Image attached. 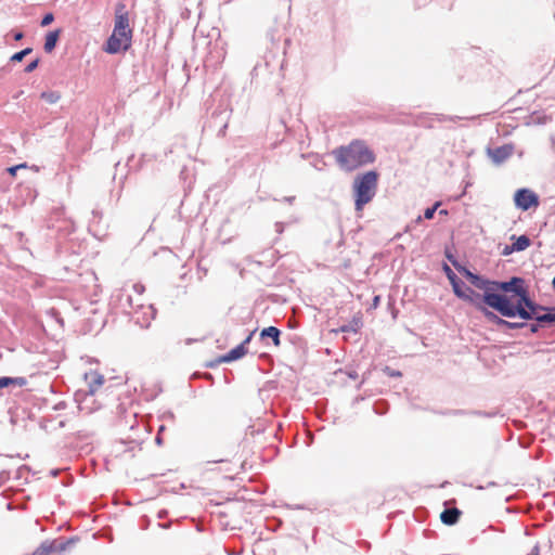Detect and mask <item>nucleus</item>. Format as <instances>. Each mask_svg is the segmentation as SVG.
I'll return each instance as SVG.
<instances>
[{
    "mask_svg": "<svg viewBox=\"0 0 555 555\" xmlns=\"http://www.w3.org/2000/svg\"><path fill=\"white\" fill-rule=\"evenodd\" d=\"M511 240L513 241V248H515L516 251H522L531 245V240L526 234L519 236L512 235Z\"/></svg>",
    "mask_w": 555,
    "mask_h": 555,
    "instance_id": "24",
    "label": "nucleus"
},
{
    "mask_svg": "<svg viewBox=\"0 0 555 555\" xmlns=\"http://www.w3.org/2000/svg\"><path fill=\"white\" fill-rule=\"evenodd\" d=\"M11 459H12V456H0V460H1L2 462H4V461H9V460H11Z\"/></svg>",
    "mask_w": 555,
    "mask_h": 555,
    "instance_id": "57",
    "label": "nucleus"
},
{
    "mask_svg": "<svg viewBox=\"0 0 555 555\" xmlns=\"http://www.w3.org/2000/svg\"><path fill=\"white\" fill-rule=\"evenodd\" d=\"M119 300H120V305L124 309L126 308V306H128L129 308L133 307L132 298L129 294H121Z\"/></svg>",
    "mask_w": 555,
    "mask_h": 555,
    "instance_id": "36",
    "label": "nucleus"
},
{
    "mask_svg": "<svg viewBox=\"0 0 555 555\" xmlns=\"http://www.w3.org/2000/svg\"><path fill=\"white\" fill-rule=\"evenodd\" d=\"M76 540L70 539H54L43 541L31 555H60L61 552L65 551L68 545L74 544Z\"/></svg>",
    "mask_w": 555,
    "mask_h": 555,
    "instance_id": "7",
    "label": "nucleus"
},
{
    "mask_svg": "<svg viewBox=\"0 0 555 555\" xmlns=\"http://www.w3.org/2000/svg\"><path fill=\"white\" fill-rule=\"evenodd\" d=\"M47 227L52 230L57 238H66L75 232V222L66 216L65 207L54 208L48 220Z\"/></svg>",
    "mask_w": 555,
    "mask_h": 555,
    "instance_id": "4",
    "label": "nucleus"
},
{
    "mask_svg": "<svg viewBox=\"0 0 555 555\" xmlns=\"http://www.w3.org/2000/svg\"><path fill=\"white\" fill-rule=\"evenodd\" d=\"M39 62H40L39 59H35L34 61H31L30 63H28L26 65V67L24 68V72L27 74L34 72L38 67Z\"/></svg>",
    "mask_w": 555,
    "mask_h": 555,
    "instance_id": "40",
    "label": "nucleus"
},
{
    "mask_svg": "<svg viewBox=\"0 0 555 555\" xmlns=\"http://www.w3.org/2000/svg\"><path fill=\"white\" fill-rule=\"evenodd\" d=\"M448 214H449V212H448V210H447V209H441V210H439V215H441V216H447Z\"/></svg>",
    "mask_w": 555,
    "mask_h": 555,
    "instance_id": "56",
    "label": "nucleus"
},
{
    "mask_svg": "<svg viewBox=\"0 0 555 555\" xmlns=\"http://www.w3.org/2000/svg\"><path fill=\"white\" fill-rule=\"evenodd\" d=\"M524 287H526V281L524 278L512 276L507 281L494 280L493 288L491 291L503 295L512 294L511 297H515Z\"/></svg>",
    "mask_w": 555,
    "mask_h": 555,
    "instance_id": "8",
    "label": "nucleus"
},
{
    "mask_svg": "<svg viewBox=\"0 0 555 555\" xmlns=\"http://www.w3.org/2000/svg\"><path fill=\"white\" fill-rule=\"evenodd\" d=\"M22 168H26V164H20V165H16V166H12V167H9L7 169V171L11 175V176H15L16 171L22 169Z\"/></svg>",
    "mask_w": 555,
    "mask_h": 555,
    "instance_id": "43",
    "label": "nucleus"
},
{
    "mask_svg": "<svg viewBox=\"0 0 555 555\" xmlns=\"http://www.w3.org/2000/svg\"><path fill=\"white\" fill-rule=\"evenodd\" d=\"M46 314L47 317L54 321L55 323H57L60 325V327H63L64 326V320L60 313L59 310H56L55 308H50L46 311Z\"/></svg>",
    "mask_w": 555,
    "mask_h": 555,
    "instance_id": "28",
    "label": "nucleus"
},
{
    "mask_svg": "<svg viewBox=\"0 0 555 555\" xmlns=\"http://www.w3.org/2000/svg\"><path fill=\"white\" fill-rule=\"evenodd\" d=\"M532 321L541 324L542 327L546 324L555 323V306H546Z\"/></svg>",
    "mask_w": 555,
    "mask_h": 555,
    "instance_id": "17",
    "label": "nucleus"
},
{
    "mask_svg": "<svg viewBox=\"0 0 555 555\" xmlns=\"http://www.w3.org/2000/svg\"><path fill=\"white\" fill-rule=\"evenodd\" d=\"M442 269L452 286L454 295L456 297L462 296L463 289L466 286V284L454 273V271L447 263H443Z\"/></svg>",
    "mask_w": 555,
    "mask_h": 555,
    "instance_id": "13",
    "label": "nucleus"
},
{
    "mask_svg": "<svg viewBox=\"0 0 555 555\" xmlns=\"http://www.w3.org/2000/svg\"><path fill=\"white\" fill-rule=\"evenodd\" d=\"M282 332L276 326H268L260 331L259 337L261 340L270 338L275 347L281 346Z\"/></svg>",
    "mask_w": 555,
    "mask_h": 555,
    "instance_id": "19",
    "label": "nucleus"
},
{
    "mask_svg": "<svg viewBox=\"0 0 555 555\" xmlns=\"http://www.w3.org/2000/svg\"><path fill=\"white\" fill-rule=\"evenodd\" d=\"M348 376L352 379H357L358 378V372L357 371H350L348 372Z\"/></svg>",
    "mask_w": 555,
    "mask_h": 555,
    "instance_id": "52",
    "label": "nucleus"
},
{
    "mask_svg": "<svg viewBox=\"0 0 555 555\" xmlns=\"http://www.w3.org/2000/svg\"><path fill=\"white\" fill-rule=\"evenodd\" d=\"M513 152L514 146L512 144H504L495 149H488L489 157L496 165L504 163L508 157L512 156Z\"/></svg>",
    "mask_w": 555,
    "mask_h": 555,
    "instance_id": "12",
    "label": "nucleus"
},
{
    "mask_svg": "<svg viewBox=\"0 0 555 555\" xmlns=\"http://www.w3.org/2000/svg\"><path fill=\"white\" fill-rule=\"evenodd\" d=\"M144 289H145V288H144V286H143L142 284H139V283L133 284V291H134L137 294H139V295L143 294Z\"/></svg>",
    "mask_w": 555,
    "mask_h": 555,
    "instance_id": "48",
    "label": "nucleus"
},
{
    "mask_svg": "<svg viewBox=\"0 0 555 555\" xmlns=\"http://www.w3.org/2000/svg\"><path fill=\"white\" fill-rule=\"evenodd\" d=\"M516 249L513 248V243L511 245H505L503 250H502V255L503 256H509L511 254L515 253Z\"/></svg>",
    "mask_w": 555,
    "mask_h": 555,
    "instance_id": "45",
    "label": "nucleus"
},
{
    "mask_svg": "<svg viewBox=\"0 0 555 555\" xmlns=\"http://www.w3.org/2000/svg\"><path fill=\"white\" fill-rule=\"evenodd\" d=\"M79 396H80L79 393L76 395V401L78 402V406H79L80 411H86V413H92L93 411H95L98 409V408L93 406V403H94L93 384H91V390L86 392L83 395L82 399H80Z\"/></svg>",
    "mask_w": 555,
    "mask_h": 555,
    "instance_id": "15",
    "label": "nucleus"
},
{
    "mask_svg": "<svg viewBox=\"0 0 555 555\" xmlns=\"http://www.w3.org/2000/svg\"><path fill=\"white\" fill-rule=\"evenodd\" d=\"M479 312L482 313V315L486 318L487 321L490 323L495 324L498 327H502L503 322L505 319L498 315L494 311H491L488 309V306L482 307Z\"/></svg>",
    "mask_w": 555,
    "mask_h": 555,
    "instance_id": "25",
    "label": "nucleus"
},
{
    "mask_svg": "<svg viewBox=\"0 0 555 555\" xmlns=\"http://www.w3.org/2000/svg\"><path fill=\"white\" fill-rule=\"evenodd\" d=\"M231 109L227 106L223 108H217L211 114V124L214 126H220L218 135H224L225 129L228 128V121L230 118Z\"/></svg>",
    "mask_w": 555,
    "mask_h": 555,
    "instance_id": "11",
    "label": "nucleus"
},
{
    "mask_svg": "<svg viewBox=\"0 0 555 555\" xmlns=\"http://www.w3.org/2000/svg\"><path fill=\"white\" fill-rule=\"evenodd\" d=\"M122 40L125 38H120L116 34H112L105 44V51L109 54L118 53L121 49L124 50Z\"/></svg>",
    "mask_w": 555,
    "mask_h": 555,
    "instance_id": "21",
    "label": "nucleus"
},
{
    "mask_svg": "<svg viewBox=\"0 0 555 555\" xmlns=\"http://www.w3.org/2000/svg\"><path fill=\"white\" fill-rule=\"evenodd\" d=\"M461 514L462 512L457 507L446 508L440 514L441 522L447 526H453L459 521Z\"/></svg>",
    "mask_w": 555,
    "mask_h": 555,
    "instance_id": "20",
    "label": "nucleus"
},
{
    "mask_svg": "<svg viewBox=\"0 0 555 555\" xmlns=\"http://www.w3.org/2000/svg\"><path fill=\"white\" fill-rule=\"evenodd\" d=\"M165 430V425H160L158 427V430H157V435L155 437V442L157 446H162L163 444V437H162V433Z\"/></svg>",
    "mask_w": 555,
    "mask_h": 555,
    "instance_id": "41",
    "label": "nucleus"
},
{
    "mask_svg": "<svg viewBox=\"0 0 555 555\" xmlns=\"http://www.w3.org/2000/svg\"><path fill=\"white\" fill-rule=\"evenodd\" d=\"M284 201L288 204H292L295 201V196H286Z\"/></svg>",
    "mask_w": 555,
    "mask_h": 555,
    "instance_id": "55",
    "label": "nucleus"
},
{
    "mask_svg": "<svg viewBox=\"0 0 555 555\" xmlns=\"http://www.w3.org/2000/svg\"><path fill=\"white\" fill-rule=\"evenodd\" d=\"M468 415L491 418V417L496 416L498 412L496 411L468 410Z\"/></svg>",
    "mask_w": 555,
    "mask_h": 555,
    "instance_id": "33",
    "label": "nucleus"
},
{
    "mask_svg": "<svg viewBox=\"0 0 555 555\" xmlns=\"http://www.w3.org/2000/svg\"><path fill=\"white\" fill-rule=\"evenodd\" d=\"M378 178L379 175L376 170H369L354 178L352 189L357 211L362 210L374 198L377 192Z\"/></svg>",
    "mask_w": 555,
    "mask_h": 555,
    "instance_id": "2",
    "label": "nucleus"
},
{
    "mask_svg": "<svg viewBox=\"0 0 555 555\" xmlns=\"http://www.w3.org/2000/svg\"><path fill=\"white\" fill-rule=\"evenodd\" d=\"M441 206V202H436L433 206L430 207H427L425 210H424V215H423V218L424 219H427V220H430L434 218L437 209ZM422 221V216H418V218L416 219V222H420Z\"/></svg>",
    "mask_w": 555,
    "mask_h": 555,
    "instance_id": "27",
    "label": "nucleus"
},
{
    "mask_svg": "<svg viewBox=\"0 0 555 555\" xmlns=\"http://www.w3.org/2000/svg\"><path fill=\"white\" fill-rule=\"evenodd\" d=\"M383 371L389 377H400L402 375L400 371L393 370L390 366H385Z\"/></svg>",
    "mask_w": 555,
    "mask_h": 555,
    "instance_id": "39",
    "label": "nucleus"
},
{
    "mask_svg": "<svg viewBox=\"0 0 555 555\" xmlns=\"http://www.w3.org/2000/svg\"><path fill=\"white\" fill-rule=\"evenodd\" d=\"M444 256L459 272H461L465 268L459 262L457 258L449 248H446Z\"/></svg>",
    "mask_w": 555,
    "mask_h": 555,
    "instance_id": "30",
    "label": "nucleus"
},
{
    "mask_svg": "<svg viewBox=\"0 0 555 555\" xmlns=\"http://www.w3.org/2000/svg\"><path fill=\"white\" fill-rule=\"evenodd\" d=\"M246 353H247V348L244 347V344H240L235 348H233L229 352H227L225 354H222L218 359V362L230 363V362H233V361H236V360L243 358Z\"/></svg>",
    "mask_w": 555,
    "mask_h": 555,
    "instance_id": "16",
    "label": "nucleus"
},
{
    "mask_svg": "<svg viewBox=\"0 0 555 555\" xmlns=\"http://www.w3.org/2000/svg\"><path fill=\"white\" fill-rule=\"evenodd\" d=\"M256 330L251 331L247 337L241 343V344H244V347H246V345H248L255 334Z\"/></svg>",
    "mask_w": 555,
    "mask_h": 555,
    "instance_id": "49",
    "label": "nucleus"
},
{
    "mask_svg": "<svg viewBox=\"0 0 555 555\" xmlns=\"http://www.w3.org/2000/svg\"><path fill=\"white\" fill-rule=\"evenodd\" d=\"M51 474H52L53 476H56V475H57V470H56V469H53V470H51Z\"/></svg>",
    "mask_w": 555,
    "mask_h": 555,
    "instance_id": "59",
    "label": "nucleus"
},
{
    "mask_svg": "<svg viewBox=\"0 0 555 555\" xmlns=\"http://www.w3.org/2000/svg\"><path fill=\"white\" fill-rule=\"evenodd\" d=\"M168 416H169L170 418H173V413L169 412V413H168Z\"/></svg>",
    "mask_w": 555,
    "mask_h": 555,
    "instance_id": "60",
    "label": "nucleus"
},
{
    "mask_svg": "<svg viewBox=\"0 0 555 555\" xmlns=\"http://www.w3.org/2000/svg\"><path fill=\"white\" fill-rule=\"evenodd\" d=\"M537 122L538 124H545L546 122V117H543L542 119L539 118V120Z\"/></svg>",
    "mask_w": 555,
    "mask_h": 555,
    "instance_id": "58",
    "label": "nucleus"
},
{
    "mask_svg": "<svg viewBox=\"0 0 555 555\" xmlns=\"http://www.w3.org/2000/svg\"><path fill=\"white\" fill-rule=\"evenodd\" d=\"M437 119L439 121H456L460 119H463V117L456 116V115H437Z\"/></svg>",
    "mask_w": 555,
    "mask_h": 555,
    "instance_id": "37",
    "label": "nucleus"
},
{
    "mask_svg": "<svg viewBox=\"0 0 555 555\" xmlns=\"http://www.w3.org/2000/svg\"><path fill=\"white\" fill-rule=\"evenodd\" d=\"M333 155L343 171L351 172L375 162L374 152L362 140H353L333 151Z\"/></svg>",
    "mask_w": 555,
    "mask_h": 555,
    "instance_id": "1",
    "label": "nucleus"
},
{
    "mask_svg": "<svg viewBox=\"0 0 555 555\" xmlns=\"http://www.w3.org/2000/svg\"><path fill=\"white\" fill-rule=\"evenodd\" d=\"M12 35H13V39L16 40V41H20L24 38V33L21 31V30H13L12 31Z\"/></svg>",
    "mask_w": 555,
    "mask_h": 555,
    "instance_id": "46",
    "label": "nucleus"
},
{
    "mask_svg": "<svg viewBox=\"0 0 555 555\" xmlns=\"http://www.w3.org/2000/svg\"><path fill=\"white\" fill-rule=\"evenodd\" d=\"M104 383V376L100 374H93L92 379L89 383V390H91V384H93L94 392Z\"/></svg>",
    "mask_w": 555,
    "mask_h": 555,
    "instance_id": "34",
    "label": "nucleus"
},
{
    "mask_svg": "<svg viewBox=\"0 0 555 555\" xmlns=\"http://www.w3.org/2000/svg\"><path fill=\"white\" fill-rule=\"evenodd\" d=\"M494 296H500V293H493L491 289L483 291V294H479L475 292L469 286H465L463 289V295L457 296V298L463 299L470 305H473L478 311L485 307L488 306L489 308L493 309L499 313V307L493 304L492 299Z\"/></svg>",
    "mask_w": 555,
    "mask_h": 555,
    "instance_id": "5",
    "label": "nucleus"
},
{
    "mask_svg": "<svg viewBox=\"0 0 555 555\" xmlns=\"http://www.w3.org/2000/svg\"><path fill=\"white\" fill-rule=\"evenodd\" d=\"M27 385L26 377H11V376H1L0 377V389L8 387H24Z\"/></svg>",
    "mask_w": 555,
    "mask_h": 555,
    "instance_id": "23",
    "label": "nucleus"
},
{
    "mask_svg": "<svg viewBox=\"0 0 555 555\" xmlns=\"http://www.w3.org/2000/svg\"><path fill=\"white\" fill-rule=\"evenodd\" d=\"M516 301L512 300V297L508 295L500 294V296H494L492 301L494 305L499 307V314L503 318L514 319L517 318L518 314L515 311L516 309H526L527 306L532 302V298L530 296L528 287H524L516 296Z\"/></svg>",
    "mask_w": 555,
    "mask_h": 555,
    "instance_id": "3",
    "label": "nucleus"
},
{
    "mask_svg": "<svg viewBox=\"0 0 555 555\" xmlns=\"http://www.w3.org/2000/svg\"><path fill=\"white\" fill-rule=\"evenodd\" d=\"M10 478V472L2 469L0 472V486H2Z\"/></svg>",
    "mask_w": 555,
    "mask_h": 555,
    "instance_id": "44",
    "label": "nucleus"
},
{
    "mask_svg": "<svg viewBox=\"0 0 555 555\" xmlns=\"http://www.w3.org/2000/svg\"><path fill=\"white\" fill-rule=\"evenodd\" d=\"M526 327L529 328L531 334H537L542 326H541V324H539L537 322L535 323H528L527 322V326Z\"/></svg>",
    "mask_w": 555,
    "mask_h": 555,
    "instance_id": "42",
    "label": "nucleus"
},
{
    "mask_svg": "<svg viewBox=\"0 0 555 555\" xmlns=\"http://www.w3.org/2000/svg\"><path fill=\"white\" fill-rule=\"evenodd\" d=\"M440 415H448V416H465L468 415V410L465 409H449L437 412Z\"/></svg>",
    "mask_w": 555,
    "mask_h": 555,
    "instance_id": "31",
    "label": "nucleus"
},
{
    "mask_svg": "<svg viewBox=\"0 0 555 555\" xmlns=\"http://www.w3.org/2000/svg\"><path fill=\"white\" fill-rule=\"evenodd\" d=\"M528 555H540V547H539V545H538V544H535V545L531 548V551H530V553H529Z\"/></svg>",
    "mask_w": 555,
    "mask_h": 555,
    "instance_id": "50",
    "label": "nucleus"
},
{
    "mask_svg": "<svg viewBox=\"0 0 555 555\" xmlns=\"http://www.w3.org/2000/svg\"><path fill=\"white\" fill-rule=\"evenodd\" d=\"M379 300H380V297H379V296H375V297L373 298V306H374V307H377V306H378V304H379Z\"/></svg>",
    "mask_w": 555,
    "mask_h": 555,
    "instance_id": "54",
    "label": "nucleus"
},
{
    "mask_svg": "<svg viewBox=\"0 0 555 555\" xmlns=\"http://www.w3.org/2000/svg\"><path fill=\"white\" fill-rule=\"evenodd\" d=\"M139 308L144 310L143 317L141 319L138 315L139 311H135L134 317H133L134 323L138 324L142 328H146L150 326L151 320L154 319L155 311L153 309V306H147L146 308H144L143 306H139Z\"/></svg>",
    "mask_w": 555,
    "mask_h": 555,
    "instance_id": "18",
    "label": "nucleus"
},
{
    "mask_svg": "<svg viewBox=\"0 0 555 555\" xmlns=\"http://www.w3.org/2000/svg\"><path fill=\"white\" fill-rule=\"evenodd\" d=\"M53 21H54V15H53V13L49 12V13H46L43 15V17L41 18L40 25L42 27H46V26L50 25Z\"/></svg>",
    "mask_w": 555,
    "mask_h": 555,
    "instance_id": "38",
    "label": "nucleus"
},
{
    "mask_svg": "<svg viewBox=\"0 0 555 555\" xmlns=\"http://www.w3.org/2000/svg\"><path fill=\"white\" fill-rule=\"evenodd\" d=\"M24 472H29V467L27 465H22L17 468L16 478H21L23 476Z\"/></svg>",
    "mask_w": 555,
    "mask_h": 555,
    "instance_id": "47",
    "label": "nucleus"
},
{
    "mask_svg": "<svg viewBox=\"0 0 555 555\" xmlns=\"http://www.w3.org/2000/svg\"><path fill=\"white\" fill-rule=\"evenodd\" d=\"M340 331L341 332H350V331H354L353 327L351 325H343L340 327Z\"/></svg>",
    "mask_w": 555,
    "mask_h": 555,
    "instance_id": "51",
    "label": "nucleus"
},
{
    "mask_svg": "<svg viewBox=\"0 0 555 555\" xmlns=\"http://www.w3.org/2000/svg\"><path fill=\"white\" fill-rule=\"evenodd\" d=\"M61 33H62V29L59 28V29L51 30L46 35L43 49L47 53H51L55 49L56 43L60 39Z\"/></svg>",
    "mask_w": 555,
    "mask_h": 555,
    "instance_id": "22",
    "label": "nucleus"
},
{
    "mask_svg": "<svg viewBox=\"0 0 555 555\" xmlns=\"http://www.w3.org/2000/svg\"><path fill=\"white\" fill-rule=\"evenodd\" d=\"M33 52V48H25L18 52H15L11 57L10 61L13 63L22 62L24 57L29 55Z\"/></svg>",
    "mask_w": 555,
    "mask_h": 555,
    "instance_id": "29",
    "label": "nucleus"
},
{
    "mask_svg": "<svg viewBox=\"0 0 555 555\" xmlns=\"http://www.w3.org/2000/svg\"><path fill=\"white\" fill-rule=\"evenodd\" d=\"M546 306L540 305L537 301L532 300L526 309H516L518 317L524 321H532L533 318L541 312Z\"/></svg>",
    "mask_w": 555,
    "mask_h": 555,
    "instance_id": "14",
    "label": "nucleus"
},
{
    "mask_svg": "<svg viewBox=\"0 0 555 555\" xmlns=\"http://www.w3.org/2000/svg\"><path fill=\"white\" fill-rule=\"evenodd\" d=\"M374 412L379 415L385 414L387 412V403L383 400L377 401L374 404Z\"/></svg>",
    "mask_w": 555,
    "mask_h": 555,
    "instance_id": "35",
    "label": "nucleus"
},
{
    "mask_svg": "<svg viewBox=\"0 0 555 555\" xmlns=\"http://www.w3.org/2000/svg\"><path fill=\"white\" fill-rule=\"evenodd\" d=\"M527 326V322L524 321V322H512V321H507V320H504L503 322V325L501 328H504V330H519V328H524Z\"/></svg>",
    "mask_w": 555,
    "mask_h": 555,
    "instance_id": "32",
    "label": "nucleus"
},
{
    "mask_svg": "<svg viewBox=\"0 0 555 555\" xmlns=\"http://www.w3.org/2000/svg\"><path fill=\"white\" fill-rule=\"evenodd\" d=\"M113 33L118 35L120 38H125L126 43L124 44V50H128L131 42L132 30L129 27V16L124 3H118L116 5L115 26Z\"/></svg>",
    "mask_w": 555,
    "mask_h": 555,
    "instance_id": "6",
    "label": "nucleus"
},
{
    "mask_svg": "<svg viewBox=\"0 0 555 555\" xmlns=\"http://www.w3.org/2000/svg\"><path fill=\"white\" fill-rule=\"evenodd\" d=\"M40 98L49 104H55L60 101L61 94L57 91H43Z\"/></svg>",
    "mask_w": 555,
    "mask_h": 555,
    "instance_id": "26",
    "label": "nucleus"
},
{
    "mask_svg": "<svg viewBox=\"0 0 555 555\" xmlns=\"http://www.w3.org/2000/svg\"><path fill=\"white\" fill-rule=\"evenodd\" d=\"M92 215H93V218H101L102 214L101 211H99L98 209H93L92 210Z\"/></svg>",
    "mask_w": 555,
    "mask_h": 555,
    "instance_id": "53",
    "label": "nucleus"
},
{
    "mask_svg": "<svg viewBox=\"0 0 555 555\" xmlns=\"http://www.w3.org/2000/svg\"><path fill=\"white\" fill-rule=\"evenodd\" d=\"M460 273H462L478 289L486 291L493 288L494 280H488L480 274L472 272L466 267Z\"/></svg>",
    "mask_w": 555,
    "mask_h": 555,
    "instance_id": "10",
    "label": "nucleus"
},
{
    "mask_svg": "<svg viewBox=\"0 0 555 555\" xmlns=\"http://www.w3.org/2000/svg\"><path fill=\"white\" fill-rule=\"evenodd\" d=\"M514 204L518 209L527 211L532 207H538L540 199L535 192L530 189L522 188L515 192Z\"/></svg>",
    "mask_w": 555,
    "mask_h": 555,
    "instance_id": "9",
    "label": "nucleus"
}]
</instances>
